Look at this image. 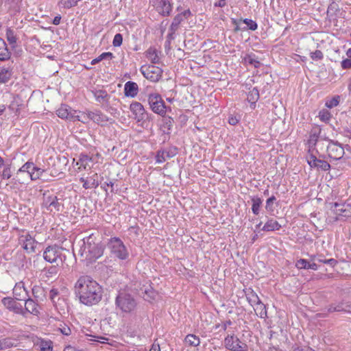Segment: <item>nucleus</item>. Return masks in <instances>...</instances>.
Segmentation results:
<instances>
[{
  "instance_id": "obj_24",
  "label": "nucleus",
  "mask_w": 351,
  "mask_h": 351,
  "mask_svg": "<svg viewBox=\"0 0 351 351\" xmlns=\"http://www.w3.org/2000/svg\"><path fill=\"white\" fill-rule=\"evenodd\" d=\"M259 99V91L257 88H254L251 90L248 94L247 99L248 102L250 103V106L252 108H255L256 103Z\"/></svg>"
},
{
  "instance_id": "obj_35",
  "label": "nucleus",
  "mask_w": 351,
  "mask_h": 351,
  "mask_svg": "<svg viewBox=\"0 0 351 351\" xmlns=\"http://www.w3.org/2000/svg\"><path fill=\"white\" fill-rule=\"evenodd\" d=\"M35 169H37V167H36L33 162H27L18 170L17 174L26 172L28 176H29L31 172H33Z\"/></svg>"
},
{
  "instance_id": "obj_12",
  "label": "nucleus",
  "mask_w": 351,
  "mask_h": 351,
  "mask_svg": "<svg viewBox=\"0 0 351 351\" xmlns=\"http://www.w3.org/2000/svg\"><path fill=\"white\" fill-rule=\"evenodd\" d=\"M324 159L317 158L316 155H306V160L311 167L317 168V170L327 171L330 168V164Z\"/></svg>"
},
{
  "instance_id": "obj_6",
  "label": "nucleus",
  "mask_w": 351,
  "mask_h": 351,
  "mask_svg": "<svg viewBox=\"0 0 351 351\" xmlns=\"http://www.w3.org/2000/svg\"><path fill=\"white\" fill-rule=\"evenodd\" d=\"M224 346L230 351H247V345L234 334L228 335L224 339Z\"/></svg>"
},
{
  "instance_id": "obj_58",
  "label": "nucleus",
  "mask_w": 351,
  "mask_h": 351,
  "mask_svg": "<svg viewBox=\"0 0 351 351\" xmlns=\"http://www.w3.org/2000/svg\"><path fill=\"white\" fill-rule=\"evenodd\" d=\"M162 70L158 66H155V75H156V78L155 79V82H158L160 79V77L162 76Z\"/></svg>"
},
{
  "instance_id": "obj_42",
  "label": "nucleus",
  "mask_w": 351,
  "mask_h": 351,
  "mask_svg": "<svg viewBox=\"0 0 351 351\" xmlns=\"http://www.w3.org/2000/svg\"><path fill=\"white\" fill-rule=\"evenodd\" d=\"M319 117L322 121L327 123L331 118V114L328 110L323 109L319 112Z\"/></svg>"
},
{
  "instance_id": "obj_25",
  "label": "nucleus",
  "mask_w": 351,
  "mask_h": 351,
  "mask_svg": "<svg viewBox=\"0 0 351 351\" xmlns=\"http://www.w3.org/2000/svg\"><path fill=\"white\" fill-rule=\"evenodd\" d=\"M180 25L175 24L174 23H171L170 27L169 29V33L167 36V40L165 41V47L169 48L171 41L174 40L175 38V33L179 29Z\"/></svg>"
},
{
  "instance_id": "obj_53",
  "label": "nucleus",
  "mask_w": 351,
  "mask_h": 351,
  "mask_svg": "<svg viewBox=\"0 0 351 351\" xmlns=\"http://www.w3.org/2000/svg\"><path fill=\"white\" fill-rule=\"evenodd\" d=\"M123 42V37L121 34H117L114 36L112 44L114 47H119L121 45Z\"/></svg>"
},
{
  "instance_id": "obj_18",
  "label": "nucleus",
  "mask_w": 351,
  "mask_h": 351,
  "mask_svg": "<svg viewBox=\"0 0 351 351\" xmlns=\"http://www.w3.org/2000/svg\"><path fill=\"white\" fill-rule=\"evenodd\" d=\"M158 121L159 130L164 135L163 141H166L167 135L169 134L171 127L172 126V119L170 117H162Z\"/></svg>"
},
{
  "instance_id": "obj_51",
  "label": "nucleus",
  "mask_w": 351,
  "mask_h": 351,
  "mask_svg": "<svg viewBox=\"0 0 351 351\" xmlns=\"http://www.w3.org/2000/svg\"><path fill=\"white\" fill-rule=\"evenodd\" d=\"M43 173V170L37 167V169H35L33 172H31V174L29 176H30L32 180H35L38 179Z\"/></svg>"
},
{
  "instance_id": "obj_60",
  "label": "nucleus",
  "mask_w": 351,
  "mask_h": 351,
  "mask_svg": "<svg viewBox=\"0 0 351 351\" xmlns=\"http://www.w3.org/2000/svg\"><path fill=\"white\" fill-rule=\"evenodd\" d=\"M239 120L235 117H230L228 119V123L232 125H235L238 123Z\"/></svg>"
},
{
  "instance_id": "obj_10",
  "label": "nucleus",
  "mask_w": 351,
  "mask_h": 351,
  "mask_svg": "<svg viewBox=\"0 0 351 351\" xmlns=\"http://www.w3.org/2000/svg\"><path fill=\"white\" fill-rule=\"evenodd\" d=\"M80 181L83 184V188L85 189H96L99 184V176L95 171H90L86 175H83Z\"/></svg>"
},
{
  "instance_id": "obj_45",
  "label": "nucleus",
  "mask_w": 351,
  "mask_h": 351,
  "mask_svg": "<svg viewBox=\"0 0 351 351\" xmlns=\"http://www.w3.org/2000/svg\"><path fill=\"white\" fill-rule=\"evenodd\" d=\"M276 200V198L274 195L269 197L266 201L265 209L269 212H273L274 208L273 206L274 202Z\"/></svg>"
},
{
  "instance_id": "obj_41",
  "label": "nucleus",
  "mask_w": 351,
  "mask_h": 351,
  "mask_svg": "<svg viewBox=\"0 0 351 351\" xmlns=\"http://www.w3.org/2000/svg\"><path fill=\"white\" fill-rule=\"evenodd\" d=\"M48 199H51V202L48 205V208L53 207L57 211L60 210L61 204L58 202V199L56 196H49Z\"/></svg>"
},
{
  "instance_id": "obj_61",
  "label": "nucleus",
  "mask_w": 351,
  "mask_h": 351,
  "mask_svg": "<svg viewBox=\"0 0 351 351\" xmlns=\"http://www.w3.org/2000/svg\"><path fill=\"white\" fill-rule=\"evenodd\" d=\"M60 21H61V16L58 15L54 17V19L53 20V24L55 25H58L60 23Z\"/></svg>"
},
{
  "instance_id": "obj_40",
  "label": "nucleus",
  "mask_w": 351,
  "mask_h": 351,
  "mask_svg": "<svg viewBox=\"0 0 351 351\" xmlns=\"http://www.w3.org/2000/svg\"><path fill=\"white\" fill-rule=\"evenodd\" d=\"M241 21H243L247 26V27L243 28V29H244V30L248 29L254 31L258 27L257 23L254 21H253L252 19H243V20L240 19L239 22H241Z\"/></svg>"
},
{
  "instance_id": "obj_31",
  "label": "nucleus",
  "mask_w": 351,
  "mask_h": 351,
  "mask_svg": "<svg viewBox=\"0 0 351 351\" xmlns=\"http://www.w3.org/2000/svg\"><path fill=\"white\" fill-rule=\"evenodd\" d=\"M141 71L143 76L147 80H152L154 77V66L151 64L143 65L141 68Z\"/></svg>"
},
{
  "instance_id": "obj_13",
  "label": "nucleus",
  "mask_w": 351,
  "mask_h": 351,
  "mask_svg": "<svg viewBox=\"0 0 351 351\" xmlns=\"http://www.w3.org/2000/svg\"><path fill=\"white\" fill-rule=\"evenodd\" d=\"M19 242L27 253L35 251L37 242L29 233L21 235L19 238Z\"/></svg>"
},
{
  "instance_id": "obj_17",
  "label": "nucleus",
  "mask_w": 351,
  "mask_h": 351,
  "mask_svg": "<svg viewBox=\"0 0 351 351\" xmlns=\"http://www.w3.org/2000/svg\"><path fill=\"white\" fill-rule=\"evenodd\" d=\"M138 294L145 300L152 302L154 300V288L152 286L151 281L143 284L138 291Z\"/></svg>"
},
{
  "instance_id": "obj_34",
  "label": "nucleus",
  "mask_w": 351,
  "mask_h": 351,
  "mask_svg": "<svg viewBox=\"0 0 351 351\" xmlns=\"http://www.w3.org/2000/svg\"><path fill=\"white\" fill-rule=\"evenodd\" d=\"M254 306H256L254 311L256 312L258 316L264 319L267 317L266 306L261 301V303H258Z\"/></svg>"
},
{
  "instance_id": "obj_49",
  "label": "nucleus",
  "mask_w": 351,
  "mask_h": 351,
  "mask_svg": "<svg viewBox=\"0 0 351 351\" xmlns=\"http://www.w3.org/2000/svg\"><path fill=\"white\" fill-rule=\"evenodd\" d=\"M328 152H336L338 154H344V149L343 148L337 144H332L330 146L327 147Z\"/></svg>"
},
{
  "instance_id": "obj_57",
  "label": "nucleus",
  "mask_w": 351,
  "mask_h": 351,
  "mask_svg": "<svg viewBox=\"0 0 351 351\" xmlns=\"http://www.w3.org/2000/svg\"><path fill=\"white\" fill-rule=\"evenodd\" d=\"M61 333L64 335H71V328L66 326L65 324L64 326H62L61 328H59Z\"/></svg>"
},
{
  "instance_id": "obj_8",
  "label": "nucleus",
  "mask_w": 351,
  "mask_h": 351,
  "mask_svg": "<svg viewBox=\"0 0 351 351\" xmlns=\"http://www.w3.org/2000/svg\"><path fill=\"white\" fill-rule=\"evenodd\" d=\"M79 113L81 114L80 121L84 123H87L89 120H92L97 124H103L108 121V118L99 110L95 112L79 111Z\"/></svg>"
},
{
  "instance_id": "obj_19",
  "label": "nucleus",
  "mask_w": 351,
  "mask_h": 351,
  "mask_svg": "<svg viewBox=\"0 0 351 351\" xmlns=\"http://www.w3.org/2000/svg\"><path fill=\"white\" fill-rule=\"evenodd\" d=\"M92 158L89 155H79V158L75 162V166H78V169H86L91 168Z\"/></svg>"
},
{
  "instance_id": "obj_14",
  "label": "nucleus",
  "mask_w": 351,
  "mask_h": 351,
  "mask_svg": "<svg viewBox=\"0 0 351 351\" xmlns=\"http://www.w3.org/2000/svg\"><path fill=\"white\" fill-rule=\"evenodd\" d=\"M1 302L8 310L23 316V306L16 300L10 297H5L2 299Z\"/></svg>"
},
{
  "instance_id": "obj_43",
  "label": "nucleus",
  "mask_w": 351,
  "mask_h": 351,
  "mask_svg": "<svg viewBox=\"0 0 351 351\" xmlns=\"http://www.w3.org/2000/svg\"><path fill=\"white\" fill-rule=\"evenodd\" d=\"M348 302H340L334 304L336 312H350L349 307H347Z\"/></svg>"
},
{
  "instance_id": "obj_47",
  "label": "nucleus",
  "mask_w": 351,
  "mask_h": 351,
  "mask_svg": "<svg viewBox=\"0 0 351 351\" xmlns=\"http://www.w3.org/2000/svg\"><path fill=\"white\" fill-rule=\"evenodd\" d=\"M309 262L306 259L300 258L295 263V267L299 269H308L307 265Z\"/></svg>"
},
{
  "instance_id": "obj_23",
  "label": "nucleus",
  "mask_w": 351,
  "mask_h": 351,
  "mask_svg": "<svg viewBox=\"0 0 351 351\" xmlns=\"http://www.w3.org/2000/svg\"><path fill=\"white\" fill-rule=\"evenodd\" d=\"M16 345L17 341L16 339L12 337H6L0 339V350H4L12 347H16Z\"/></svg>"
},
{
  "instance_id": "obj_55",
  "label": "nucleus",
  "mask_w": 351,
  "mask_h": 351,
  "mask_svg": "<svg viewBox=\"0 0 351 351\" xmlns=\"http://www.w3.org/2000/svg\"><path fill=\"white\" fill-rule=\"evenodd\" d=\"M319 262L324 263L325 264L330 265L332 267H335L338 263L337 261L335 258L325 259V260H319Z\"/></svg>"
},
{
  "instance_id": "obj_1",
  "label": "nucleus",
  "mask_w": 351,
  "mask_h": 351,
  "mask_svg": "<svg viewBox=\"0 0 351 351\" xmlns=\"http://www.w3.org/2000/svg\"><path fill=\"white\" fill-rule=\"evenodd\" d=\"M75 291L81 303L92 306L99 303L102 298V288L90 276H81L75 285Z\"/></svg>"
},
{
  "instance_id": "obj_44",
  "label": "nucleus",
  "mask_w": 351,
  "mask_h": 351,
  "mask_svg": "<svg viewBox=\"0 0 351 351\" xmlns=\"http://www.w3.org/2000/svg\"><path fill=\"white\" fill-rule=\"evenodd\" d=\"M6 38L10 44H15L16 43L14 32L11 28H8L6 30Z\"/></svg>"
},
{
  "instance_id": "obj_28",
  "label": "nucleus",
  "mask_w": 351,
  "mask_h": 351,
  "mask_svg": "<svg viewBox=\"0 0 351 351\" xmlns=\"http://www.w3.org/2000/svg\"><path fill=\"white\" fill-rule=\"evenodd\" d=\"M12 70L10 68H2L0 71V84L7 83L12 77Z\"/></svg>"
},
{
  "instance_id": "obj_63",
  "label": "nucleus",
  "mask_w": 351,
  "mask_h": 351,
  "mask_svg": "<svg viewBox=\"0 0 351 351\" xmlns=\"http://www.w3.org/2000/svg\"><path fill=\"white\" fill-rule=\"evenodd\" d=\"M64 351H84L83 350H79V349H77L75 347H73L71 346H66Z\"/></svg>"
},
{
  "instance_id": "obj_50",
  "label": "nucleus",
  "mask_w": 351,
  "mask_h": 351,
  "mask_svg": "<svg viewBox=\"0 0 351 351\" xmlns=\"http://www.w3.org/2000/svg\"><path fill=\"white\" fill-rule=\"evenodd\" d=\"M57 274H58V268L56 266L49 267L46 271V276L47 278L55 277L57 276Z\"/></svg>"
},
{
  "instance_id": "obj_3",
  "label": "nucleus",
  "mask_w": 351,
  "mask_h": 351,
  "mask_svg": "<svg viewBox=\"0 0 351 351\" xmlns=\"http://www.w3.org/2000/svg\"><path fill=\"white\" fill-rule=\"evenodd\" d=\"M107 247L110 250L111 256L113 258L124 261L129 256L127 247L118 237L110 238L108 242Z\"/></svg>"
},
{
  "instance_id": "obj_21",
  "label": "nucleus",
  "mask_w": 351,
  "mask_h": 351,
  "mask_svg": "<svg viewBox=\"0 0 351 351\" xmlns=\"http://www.w3.org/2000/svg\"><path fill=\"white\" fill-rule=\"evenodd\" d=\"M167 107L164 101L160 95L155 94V113L160 114L162 117H165Z\"/></svg>"
},
{
  "instance_id": "obj_54",
  "label": "nucleus",
  "mask_w": 351,
  "mask_h": 351,
  "mask_svg": "<svg viewBox=\"0 0 351 351\" xmlns=\"http://www.w3.org/2000/svg\"><path fill=\"white\" fill-rule=\"evenodd\" d=\"M59 291L57 289H51L49 292V298L52 302L56 305L57 301L56 300V298L58 296Z\"/></svg>"
},
{
  "instance_id": "obj_32",
  "label": "nucleus",
  "mask_w": 351,
  "mask_h": 351,
  "mask_svg": "<svg viewBox=\"0 0 351 351\" xmlns=\"http://www.w3.org/2000/svg\"><path fill=\"white\" fill-rule=\"evenodd\" d=\"M243 62L245 64H248L254 66L255 68H258L261 66V62L256 58L255 54L250 53L247 54L243 58Z\"/></svg>"
},
{
  "instance_id": "obj_15",
  "label": "nucleus",
  "mask_w": 351,
  "mask_h": 351,
  "mask_svg": "<svg viewBox=\"0 0 351 351\" xmlns=\"http://www.w3.org/2000/svg\"><path fill=\"white\" fill-rule=\"evenodd\" d=\"M319 134V129H314L311 131L309 138L307 142L308 152L309 154H319V151L317 146L319 145L320 142L318 141Z\"/></svg>"
},
{
  "instance_id": "obj_39",
  "label": "nucleus",
  "mask_w": 351,
  "mask_h": 351,
  "mask_svg": "<svg viewBox=\"0 0 351 351\" xmlns=\"http://www.w3.org/2000/svg\"><path fill=\"white\" fill-rule=\"evenodd\" d=\"M114 58L113 53L111 52H104L101 54H100L97 58L93 59L91 61V64L94 65L97 64L98 62H101V60L104 59H112Z\"/></svg>"
},
{
  "instance_id": "obj_59",
  "label": "nucleus",
  "mask_w": 351,
  "mask_h": 351,
  "mask_svg": "<svg viewBox=\"0 0 351 351\" xmlns=\"http://www.w3.org/2000/svg\"><path fill=\"white\" fill-rule=\"evenodd\" d=\"M39 290H40V287L38 286H34L32 289V295L34 297L35 300H37V298H38V295L37 294H38Z\"/></svg>"
},
{
  "instance_id": "obj_30",
  "label": "nucleus",
  "mask_w": 351,
  "mask_h": 351,
  "mask_svg": "<svg viewBox=\"0 0 351 351\" xmlns=\"http://www.w3.org/2000/svg\"><path fill=\"white\" fill-rule=\"evenodd\" d=\"M246 298L251 306H254L258 303H261V300L258 295L251 289H250L245 293Z\"/></svg>"
},
{
  "instance_id": "obj_22",
  "label": "nucleus",
  "mask_w": 351,
  "mask_h": 351,
  "mask_svg": "<svg viewBox=\"0 0 351 351\" xmlns=\"http://www.w3.org/2000/svg\"><path fill=\"white\" fill-rule=\"evenodd\" d=\"M130 108L134 119H139L140 118H142L141 117L144 114V108L141 103L134 101L130 104Z\"/></svg>"
},
{
  "instance_id": "obj_7",
  "label": "nucleus",
  "mask_w": 351,
  "mask_h": 351,
  "mask_svg": "<svg viewBox=\"0 0 351 351\" xmlns=\"http://www.w3.org/2000/svg\"><path fill=\"white\" fill-rule=\"evenodd\" d=\"M330 209L335 215L333 221L342 220L351 217V206L345 203H330Z\"/></svg>"
},
{
  "instance_id": "obj_20",
  "label": "nucleus",
  "mask_w": 351,
  "mask_h": 351,
  "mask_svg": "<svg viewBox=\"0 0 351 351\" xmlns=\"http://www.w3.org/2000/svg\"><path fill=\"white\" fill-rule=\"evenodd\" d=\"M138 88L136 83L133 82H128L124 86V94L126 97H134L137 95Z\"/></svg>"
},
{
  "instance_id": "obj_52",
  "label": "nucleus",
  "mask_w": 351,
  "mask_h": 351,
  "mask_svg": "<svg viewBox=\"0 0 351 351\" xmlns=\"http://www.w3.org/2000/svg\"><path fill=\"white\" fill-rule=\"evenodd\" d=\"M311 58L313 60H320L324 58L323 53L320 50H316L314 52H311Z\"/></svg>"
},
{
  "instance_id": "obj_4",
  "label": "nucleus",
  "mask_w": 351,
  "mask_h": 351,
  "mask_svg": "<svg viewBox=\"0 0 351 351\" xmlns=\"http://www.w3.org/2000/svg\"><path fill=\"white\" fill-rule=\"evenodd\" d=\"M118 309L123 313H132L137 306V302L133 295L126 292H120L115 300Z\"/></svg>"
},
{
  "instance_id": "obj_16",
  "label": "nucleus",
  "mask_w": 351,
  "mask_h": 351,
  "mask_svg": "<svg viewBox=\"0 0 351 351\" xmlns=\"http://www.w3.org/2000/svg\"><path fill=\"white\" fill-rule=\"evenodd\" d=\"M158 13L162 16H169L172 11V3L169 0H155Z\"/></svg>"
},
{
  "instance_id": "obj_64",
  "label": "nucleus",
  "mask_w": 351,
  "mask_h": 351,
  "mask_svg": "<svg viewBox=\"0 0 351 351\" xmlns=\"http://www.w3.org/2000/svg\"><path fill=\"white\" fill-rule=\"evenodd\" d=\"M293 351H311L310 347H303V348H297L293 350Z\"/></svg>"
},
{
  "instance_id": "obj_26",
  "label": "nucleus",
  "mask_w": 351,
  "mask_h": 351,
  "mask_svg": "<svg viewBox=\"0 0 351 351\" xmlns=\"http://www.w3.org/2000/svg\"><path fill=\"white\" fill-rule=\"evenodd\" d=\"M281 225L276 221L272 219H269L262 228L263 231H274L278 230L281 228Z\"/></svg>"
},
{
  "instance_id": "obj_2",
  "label": "nucleus",
  "mask_w": 351,
  "mask_h": 351,
  "mask_svg": "<svg viewBox=\"0 0 351 351\" xmlns=\"http://www.w3.org/2000/svg\"><path fill=\"white\" fill-rule=\"evenodd\" d=\"M83 246L81 248V256L88 263L96 261L104 254L105 245L91 234L83 239Z\"/></svg>"
},
{
  "instance_id": "obj_48",
  "label": "nucleus",
  "mask_w": 351,
  "mask_h": 351,
  "mask_svg": "<svg viewBox=\"0 0 351 351\" xmlns=\"http://www.w3.org/2000/svg\"><path fill=\"white\" fill-rule=\"evenodd\" d=\"M52 342L51 341H42L40 342V351H52Z\"/></svg>"
},
{
  "instance_id": "obj_56",
  "label": "nucleus",
  "mask_w": 351,
  "mask_h": 351,
  "mask_svg": "<svg viewBox=\"0 0 351 351\" xmlns=\"http://www.w3.org/2000/svg\"><path fill=\"white\" fill-rule=\"evenodd\" d=\"M341 66L343 69H351V59L343 60L341 62Z\"/></svg>"
},
{
  "instance_id": "obj_38",
  "label": "nucleus",
  "mask_w": 351,
  "mask_h": 351,
  "mask_svg": "<svg viewBox=\"0 0 351 351\" xmlns=\"http://www.w3.org/2000/svg\"><path fill=\"white\" fill-rule=\"evenodd\" d=\"M11 167H12V161L10 162H8L7 165L3 167V169L1 173V177L3 180H8L12 176V171H11Z\"/></svg>"
},
{
  "instance_id": "obj_29",
  "label": "nucleus",
  "mask_w": 351,
  "mask_h": 351,
  "mask_svg": "<svg viewBox=\"0 0 351 351\" xmlns=\"http://www.w3.org/2000/svg\"><path fill=\"white\" fill-rule=\"evenodd\" d=\"M10 57V53L8 49L5 41L0 38V60H8Z\"/></svg>"
},
{
  "instance_id": "obj_27",
  "label": "nucleus",
  "mask_w": 351,
  "mask_h": 351,
  "mask_svg": "<svg viewBox=\"0 0 351 351\" xmlns=\"http://www.w3.org/2000/svg\"><path fill=\"white\" fill-rule=\"evenodd\" d=\"M251 201L252 202V211L255 215H258L260 213V208L263 204V200L258 196L251 197Z\"/></svg>"
},
{
  "instance_id": "obj_62",
  "label": "nucleus",
  "mask_w": 351,
  "mask_h": 351,
  "mask_svg": "<svg viewBox=\"0 0 351 351\" xmlns=\"http://www.w3.org/2000/svg\"><path fill=\"white\" fill-rule=\"evenodd\" d=\"M307 268H308V269H311L316 271L318 269V266L315 263H309V264L307 265Z\"/></svg>"
},
{
  "instance_id": "obj_5",
  "label": "nucleus",
  "mask_w": 351,
  "mask_h": 351,
  "mask_svg": "<svg viewBox=\"0 0 351 351\" xmlns=\"http://www.w3.org/2000/svg\"><path fill=\"white\" fill-rule=\"evenodd\" d=\"M62 248L57 245L47 246L43 252V258L50 263H56L58 260L63 263L66 260L65 256H62Z\"/></svg>"
},
{
  "instance_id": "obj_36",
  "label": "nucleus",
  "mask_w": 351,
  "mask_h": 351,
  "mask_svg": "<svg viewBox=\"0 0 351 351\" xmlns=\"http://www.w3.org/2000/svg\"><path fill=\"white\" fill-rule=\"evenodd\" d=\"M82 0H60L58 5L65 9H69L77 5Z\"/></svg>"
},
{
  "instance_id": "obj_37",
  "label": "nucleus",
  "mask_w": 351,
  "mask_h": 351,
  "mask_svg": "<svg viewBox=\"0 0 351 351\" xmlns=\"http://www.w3.org/2000/svg\"><path fill=\"white\" fill-rule=\"evenodd\" d=\"M185 341L191 346H198L200 343V339L195 335L189 334L185 337Z\"/></svg>"
},
{
  "instance_id": "obj_33",
  "label": "nucleus",
  "mask_w": 351,
  "mask_h": 351,
  "mask_svg": "<svg viewBox=\"0 0 351 351\" xmlns=\"http://www.w3.org/2000/svg\"><path fill=\"white\" fill-rule=\"evenodd\" d=\"M191 13L189 10H186L184 12L178 14L173 19V23L175 24H177L180 25V24L185 19H187L190 16Z\"/></svg>"
},
{
  "instance_id": "obj_11",
  "label": "nucleus",
  "mask_w": 351,
  "mask_h": 351,
  "mask_svg": "<svg viewBox=\"0 0 351 351\" xmlns=\"http://www.w3.org/2000/svg\"><path fill=\"white\" fill-rule=\"evenodd\" d=\"M25 307L23 308V317H26L28 314L38 316L40 313V306L36 300L28 298L25 299Z\"/></svg>"
},
{
  "instance_id": "obj_46",
  "label": "nucleus",
  "mask_w": 351,
  "mask_h": 351,
  "mask_svg": "<svg viewBox=\"0 0 351 351\" xmlns=\"http://www.w3.org/2000/svg\"><path fill=\"white\" fill-rule=\"evenodd\" d=\"M339 103V96L335 97L326 101L325 105L328 108H332L337 106Z\"/></svg>"
},
{
  "instance_id": "obj_9",
  "label": "nucleus",
  "mask_w": 351,
  "mask_h": 351,
  "mask_svg": "<svg viewBox=\"0 0 351 351\" xmlns=\"http://www.w3.org/2000/svg\"><path fill=\"white\" fill-rule=\"evenodd\" d=\"M79 111L73 109L66 104H61L56 110V114L62 119H69L80 121L81 115H79Z\"/></svg>"
}]
</instances>
